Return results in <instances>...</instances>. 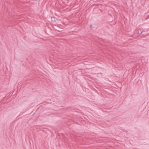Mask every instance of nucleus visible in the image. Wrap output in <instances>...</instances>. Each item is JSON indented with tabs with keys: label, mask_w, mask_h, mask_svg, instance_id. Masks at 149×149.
Listing matches in <instances>:
<instances>
[{
	"label": "nucleus",
	"mask_w": 149,
	"mask_h": 149,
	"mask_svg": "<svg viewBox=\"0 0 149 149\" xmlns=\"http://www.w3.org/2000/svg\"><path fill=\"white\" fill-rule=\"evenodd\" d=\"M143 31H141L140 33L139 32V31H138L137 33V34L140 35L142 33Z\"/></svg>",
	"instance_id": "f257e3e1"
},
{
	"label": "nucleus",
	"mask_w": 149,
	"mask_h": 149,
	"mask_svg": "<svg viewBox=\"0 0 149 149\" xmlns=\"http://www.w3.org/2000/svg\"><path fill=\"white\" fill-rule=\"evenodd\" d=\"M90 27H91V25L90 26Z\"/></svg>",
	"instance_id": "f03ea898"
}]
</instances>
